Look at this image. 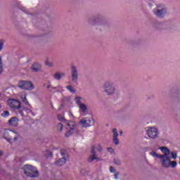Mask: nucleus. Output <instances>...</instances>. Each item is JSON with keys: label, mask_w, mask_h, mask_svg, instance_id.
<instances>
[{"label": "nucleus", "mask_w": 180, "mask_h": 180, "mask_svg": "<svg viewBox=\"0 0 180 180\" xmlns=\"http://www.w3.org/2000/svg\"><path fill=\"white\" fill-rule=\"evenodd\" d=\"M3 69H2V58L0 56V74L2 73Z\"/></svg>", "instance_id": "30"}, {"label": "nucleus", "mask_w": 180, "mask_h": 180, "mask_svg": "<svg viewBox=\"0 0 180 180\" xmlns=\"http://www.w3.org/2000/svg\"><path fill=\"white\" fill-rule=\"evenodd\" d=\"M60 154L62 155V158L58 159L56 162V165H58V167H62V165H64L65 162H67V160H68V153H67V150L64 149L60 150Z\"/></svg>", "instance_id": "6"}, {"label": "nucleus", "mask_w": 180, "mask_h": 180, "mask_svg": "<svg viewBox=\"0 0 180 180\" xmlns=\"http://www.w3.org/2000/svg\"><path fill=\"white\" fill-rule=\"evenodd\" d=\"M164 155H161L162 157H169L171 151L166 146L159 148Z\"/></svg>", "instance_id": "17"}, {"label": "nucleus", "mask_w": 180, "mask_h": 180, "mask_svg": "<svg viewBox=\"0 0 180 180\" xmlns=\"http://www.w3.org/2000/svg\"><path fill=\"white\" fill-rule=\"evenodd\" d=\"M147 135L148 136V137H150V139H157V137H158V129H157L156 127H149L147 129Z\"/></svg>", "instance_id": "10"}, {"label": "nucleus", "mask_w": 180, "mask_h": 180, "mask_svg": "<svg viewBox=\"0 0 180 180\" xmlns=\"http://www.w3.org/2000/svg\"><path fill=\"white\" fill-rule=\"evenodd\" d=\"M18 86L24 91H32L34 89L33 82L30 81L21 80L18 82Z\"/></svg>", "instance_id": "5"}, {"label": "nucleus", "mask_w": 180, "mask_h": 180, "mask_svg": "<svg viewBox=\"0 0 180 180\" xmlns=\"http://www.w3.org/2000/svg\"><path fill=\"white\" fill-rule=\"evenodd\" d=\"M150 155H152V157H156V158H160V155H158L157 153L153 151L150 153Z\"/></svg>", "instance_id": "28"}, {"label": "nucleus", "mask_w": 180, "mask_h": 180, "mask_svg": "<svg viewBox=\"0 0 180 180\" xmlns=\"http://www.w3.org/2000/svg\"><path fill=\"white\" fill-rule=\"evenodd\" d=\"M53 77L56 81H60L63 77H65V72H56L53 74Z\"/></svg>", "instance_id": "19"}, {"label": "nucleus", "mask_w": 180, "mask_h": 180, "mask_svg": "<svg viewBox=\"0 0 180 180\" xmlns=\"http://www.w3.org/2000/svg\"><path fill=\"white\" fill-rule=\"evenodd\" d=\"M66 88L68 91H70V92H72L73 94L75 92V89H74V87H72V86H67Z\"/></svg>", "instance_id": "24"}, {"label": "nucleus", "mask_w": 180, "mask_h": 180, "mask_svg": "<svg viewBox=\"0 0 180 180\" xmlns=\"http://www.w3.org/2000/svg\"><path fill=\"white\" fill-rule=\"evenodd\" d=\"M44 86L45 88H47V89H49V88H50V86H51L50 82H48V84H47V85L44 84Z\"/></svg>", "instance_id": "35"}, {"label": "nucleus", "mask_w": 180, "mask_h": 180, "mask_svg": "<svg viewBox=\"0 0 180 180\" xmlns=\"http://www.w3.org/2000/svg\"><path fill=\"white\" fill-rule=\"evenodd\" d=\"M63 124H58L57 125V129L58 131H63Z\"/></svg>", "instance_id": "26"}, {"label": "nucleus", "mask_w": 180, "mask_h": 180, "mask_svg": "<svg viewBox=\"0 0 180 180\" xmlns=\"http://www.w3.org/2000/svg\"><path fill=\"white\" fill-rule=\"evenodd\" d=\"M47 153L49 154V155H46V157H52L53 156V153H51V152H47Z\"/></svg>", "instance_id": "36"}, {"label": "nucleus", "mask_w": 180, "mask_h": 180, "mask_svg": "<svg viewBox=\"0 0 180 180\" xmlns=\"http://www.w3.org/2000/svg\"><path fill=\"white\" fill-rule=\"evenodd\" d=\"M103 150V148H102V145L101 143H97L91 146V151H93V153H96V151L101 153Z\"/></svg>", "instance_id": "16"}, {"label": "nucleus", "mask_w": 180, "mask_h": 180, "mask_svg": "<svg viewBox=\"0 0 180 180\" xmlns=\"http://www.w3.org/2000/svg\"><path fill=\"white\" fill-rule=\"evenodd\" d=\"M2 134L3 137H4L7 141H11V140L16 141V139L19 137V134L11 129H4Z\"/></svg>", "instance_id": "4"}, {"label": "nucleus", "mask_w": 180, "mask_h": 180, "mask_svg": "<svg viewBox=\"0 0 180 180\" xmlns=\"http://www.w3.org/2000/svg\"><path fill=\"white\" fill-rule=\"evenodd\" d=\"M120 135L123 134V131H120Z\"/></svg>", "instance_id": "39"}, {"label": "nucleus", "mask_w": 180, "mask_h": 180, "mask_svg": "<svg viewBox=\"0 0 180 180\" xmlns=\"http://www.w3.org/2000/svg\"><path fill=\"white\" fill-rule=\"evenodd\" d=\"M31 70L34 72H38V71L41 70V65L39 63H35L32 64V65L31 66Z\"/></svg>", "instance_id": "18"}, {"label": "nucleus", "mask_w": 180, "mask_h": 180, "mask_svg": "<svg viewBox=\"0 0 180 180\" xmlns=\"http://www.w3.org/2000/svg\"><path fill=\"white\" fill-rule=\"evenodd\" d=\"M81 101H82V98L80 96H76V98H75V101L76 102L77 106H79V105H82Z\"/></svg>", "instance_id": "23"}, {"label": "nucleus", "mask_w": 180, "mask_h": 180, "mask_svg": "<svg viewBox=\"0 0 180 180\" xmlns=\"http://www.w3.org/2000/svg\"><path fill=\"white\" fill-rule=\"evenodd\" d=\"M167 12V10L165 9V7L162 5H158L154 10L153 13L156 15L158 18H162L164 16V14H165Z\"/></svg>", "instance_id": "9"}, {"label": "nucleus", "mask_w": 180, "mask_h": 180, "mask_svg": "<svg viewBox=\"0 0 180 180\" xmlns=\"http://www.w3.org/2000/svg\"><path fill=\"white\" fill-rule=\"evenodd\" d=\"M5 43V40H0V51H2V49H4V44Z\"/></svg>", "instance_id": "27"}, {"label": "nucleus", "mask_w": 180, "mask_h": 180, "mask_svg": "<svg viewBox=\"0 0 180 180\" xmlns=\"http://www.w3.org/2000/svg\"><path fill=\"white\" fill-rule=\"evenodd\" d=\"M70 71L72 82H78V70L77 69V66L72 65L70 66Z\"/></svg>", "instance_id": "12"}, {"label": "nucleus", "mask_w": 180, "mask_h": 180, "mask_svg": "<svg viewBox=\"0 0 180 180\" xmlns=\"http://www.w3.org/2000/svg\"><path fill=\"white\" fill-rule=\"evenodd\" d=\"M23 170L27 176H30V178H37V176H39V171L32 165H25L23 167Z\"/></svg>", "instance_id": "3"}, {"label": "nucleus", "mask_w": 180, "mask_h": 180, "mask_svg": "<svg viewBox=\"0 0 180 180\" xmlns=\"http://www.w3.org/2000/svg\"><path fill=\"white\" fill-rule=\"evenodd\" d=\"M112 134V141L114 144H115L116 146L119 145V139H117V137H119V134L117 133V129H113Z\"/></svg>", "instance_id": "14"}, {"label": "nucleus", "mask_w": 180, "mask_h": 180, "mask_svg": "<svg viewBox=\"0 0 180 180\" xmlns=\"http://www.w3.org/2000/svg\"><path fill=\"white\" fill-rule=\"evenodd\" d=\"M108 151H109V153H110L111 154H113V148H108Z\"/></svg>", "instance_id": "33"}, {"label": "nucleus", "mask_w": 180, "mask_h": 180, "mask_svg": "<svg viewBox=\"0 0 180 180\" xmlns=\"http://www.w3.org/2000/svg\"><path fill=\"white\" fill-rule=\"evenodd\" d=\"M103 92L110 96L116 94V86L112 81H106L103 83L102 86Z\"/></svg>", "instance_id": "1"}, {"label": "nucleus", "mask_w": 180, "mask_h": 180, "mask_svg": "<svg viewBox=\"0 0 180 180\" xmlns=\"http://www.w3.org/2000/svg\"><path fill=\"white\" fill-rule=\"evenodd\" d=\"M94 160H96V161H99V159H98V157H96V152L94 153V150H91V155L89 157V162H92Z\"/></svg>", "instance_id": "20"}, {"label": "nucleus", "mask_w": 180, "mask_h": 180, "mask_svg": "<svg viewBox=\"0 0 180 180\" xmlns=\"http://www.w3.org/2000/svg\"><path fill=\"white\" fill-rule=\"evenodd\" d=\"M1 116H3V117H8V116H9V111H4Z\"/></svg>", "instance_id": "29"}, {"label": "nucleus", "mask_w": 180, "mask_h": 180, "mask_svg": "<svg viewBox=\"0 0 180 180\" xmlns=\"http://www.w3.org/2000/svg\"><path fill=\"white\" fill-rule=\"evenodd\" d=\"M8 124L10 126H13V127H16V126H18V124H19V120L16 117H11L8 120Z\"/></svg>", "instance_id": "15"}, {"label": "nucleus", "mask_w": 180, "mask_h": 180, "mask_svg": "<svg viewBox=\"0 0 180 180\" xmlns=\"http://www.w3.org/2000/svg\"><path fill=\"white\" fill-rule=\"evenodd\" d=\"M114 163L115 164V165H120L121 164L120 160L117 159L114 160Z\"/></svg>", "instance_id": "32"}, {"label": "nucleus", "mask_w": 180, "mask_h": 180, "mask_svg": "<svg viewBox=\"0 0 180 180\" xmlns=\"http://www.w3.org/2000/svg\"><path fill=\"white\" fill-rule=\"evenodd\" d=\"M171 155L172 158H173L174 160H176V158H178V153H176V152H172Z\"/></svg>", "instance_id": "25"}, {"label": "nucleus", "mask_w": 180, "mask_h": 180, "mask_svg": "<svg viewBox=\"0 0 180 180\" xmlns=\"http://www.w3.org/2000/svg\"><path fill=\"white\" fill-rule=\"evenodd\" d=\"M45 65L47 67H50L51 68L54 67V64L52 62H50V60L49 58H46L44 61Z\"/></svg>", "instance_id": "22"}, {"label": "nucleus", "mask_w": 180, "mask_h": 180, "mask_svg": "<svg viewBox=\"0 0 180 180\" xmlns=\"http://www.w3.org/2000/svg\"><path fill=\"white\" fill-rule=\"evenodd\" d=\"M114 176H115V179H118L119 173H115V174H114Z\"/></svg>", "instance_id": "37"}, {"label": "nucleus", "mask_w": 180, "mask_h": 180, "mask_svg": "<svg viewBox=\"0 0 180 180\" xmlns=\"http://www.w3.org/2000/svg\"><path fill=\"white\" fill-rule=\"evenodd\" d=\"M79 108V113L81 115V116H86L88 114V106L85 104H79L78 105Z\"/></svg>", "instance_id": "13"}, {"label": "nucleus", "mask_w": 180, "mask_h": 180, "mask_svg": "<svg viewBox=\"0 0 180 180\" xmlns=\"http://www.w3.org/2000/svg\"><path fill=\"white\" fill-rule=\"evenodd\" d=\"M115 167H110V172H112V174L115 173Z\"/></svg>", "instance_id": "34"}, {"label": "nucleus", "mask_w": 180, "mask_h": 180, "mask_svg": "<svg viewBox=\"0 0 180 180\" xmlns=\"http://www.w3.org/2000/svg\"><path fill=\"white\" fill-rule=\"evenodd\" d=\"M2 155H4V152L0 151V157H2Z\"/></svg>", "instance_id": "38"}, {"label": "nucleus", "mask_w": 180, "mask_h": 180, "mask_svg": "<svg viewBox=\"0 0 180 180\" xmlns=\"http://www.w3.org/2000/svg\"><path fill=\"white\" fill-rule=\"evenodd\" d=\"M82 127H91L94 126V119L92 117H83L79 122Z\"/></svg>", "instance_id": "8"}, {"label": "nucleus", "mask_w": 180, "mask_h": 180, "mask_svg": "<svg viewBox=\"0 0 180 180\" xmlns=\"http://www.w3.org/2000/svg\"><path fill=\"white\" fill-rule=\"evenodd\" d=\"M65 128L67 130H69L66 134V137H70L74 131H75V129H77V124L74 121H69L66 123Z\"/></svg>", "instance_id": "7"}, {"label": "nucleus", "mask_w": 180, "mask_h": 180, "mask_svg": "<svg viewBox=\"0 0 180 180\" xmlns=\"http://www.w3.org/2000/svg\"><path fill=\"white\" fill-rule=\"evenodd\" d=\"M26 96H27V95L25 93L20 94V98H21L22 103H24L25 105H30V104H29V101H27Z\"/></svg>", "instance_id": "21"}, {"label": "nucleus", "mask_w": 180, "mask_h": 180, "mask_svg": "<svg viewBox=\"0 0 180 180\" xmlns=\"http://www.w3.org/2000/svg\"><path fill=\"white\" fill-rule=\"evenodd\" d=\"M58 119L60 122H63V120H64V116L62 115H58Z\"/></svg>", "instance_id": "31"}, {"label": "nucleus", "mask_w": 180, "mask_h": 180, "mask_svg": "<svg viewBox=\"0 0 180 180\" xmlns=\"http://www.w3.org/2000/svg\"><path fill=\"white\" fill-rule=\"evenodd\" d=\"M7 103L8 106L13 109H20V108H22V103L18 100L9 99Z\"/></svg>", "instance_id": "11"}, {"label": "nucleus", "mask_w": 180, "mask_h": 180, "mask_svg": "<svg viewBox=\"0 0 180 180\" xmlns=\"http://www.w3.org/2000/svg\"><path fill=\"white\" fill-rule=\"evenodd\" d=\"M159 158L160 160L162 166L164 168H169V167H171L172 168H175L176 165H178L176 161H171V156L160 155Z\"/></svg>", "instance_id": "2"}]
</instances>
